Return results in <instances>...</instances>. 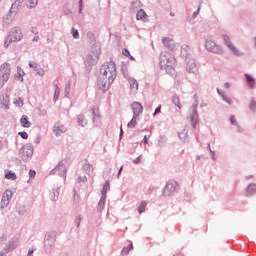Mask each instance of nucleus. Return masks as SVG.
Segmentation results:
<instances>
[{
    "mask_svg": "<svg viewBox=\"0 0 256 256\" xmlns=\"http://www.w3.org/2000/svg\"><path fill=\"white\" fill-rule=\"evenodd\" d=\"M117 78V67L115 66V62L110 61L104 63L100 68V74L98 76L97 85L100 91H109L111 85H113V81Z\"/></svg>",
    "mask_w": 256,
    "mask_h": 256,
    "instance_id": "f257e3e1",
    "label": "nucleus"
},
{
    "mask_svg": "<svg viewBox=\"0 0 256 256\" xmlns=\"http://www.w3.org/2000/svg\"><path fill=\"white\" fill-rule=\"evenodd\" d=\"M99 55H101V46L93 44L90 53L85 58V65L91 71L93 65H97L99 61Z\"/></svg>",
    "mask_w": 256,
    "mask_h": 256,
    "instance_id": "f03ea898",
    "label": "nucleus"
},
{
    "mask_svg": "<svg viewBox=\"0 0 256 256\" xmlns=\"http://www.w3.org/2000/svg\"><path fill=\"white\" fill-rule=\"evenodd\" d=\"M57 243V232H48L44 239V251L47 255L53 253Z\"/></svg>",
    "mask_w": 256,
    "mask_h": 256,
    "instance_id": "7ed1b4c3",
    "label": "nucleus"
},
{
    "mask_svg": "<svg viewBox=\"0 0 256 256\" xmlns=\"http://www.w3.org/2000/svg\"><path fill=\"white\" fill-rule=\"evenodd\" d=\"M173 63H175V58L171 55H161L160 56V69H164L166 73H173L175 69L173 68Z\"/></svg>",
    "mask_w": 256,
    "mask_h": 256,
    "instance_id": "20e7f679",
    "label": "nucleus"
},
{
    "mask_svg": "<svg viewBox=\"0 0 256 256\" xmlns=\"http://www.w3.org/2000/svg\"><path fill=\"white\" fill-rule=\"evenodd\" d=\"M23 39V32H21V28L14 27L11 29L7 39L4 42V47H9L11 43H15V41H21Z\"/></svg>",
    "mask_w": 256,
    "mask_h": 256,
    "instance_id": "39448f33",
    "label": "nucleus"
},
{
    "mask_svg": "<svg viewBox=\"0 0 256 256\" xmlns=\"http://www.w3.org/2000/svg\"><path fill=\"white\" fill-rule=\"evenodd\" d=\"M179 187V183L175 180H169L166 182L163 190H162V197H173L175 193H177V188Z\"/></svg>",
    "mask_w": 256,
    "mask_h": 256,
    "instance_id": "423d86ee",
    "label": "nucleus"
},
{
    "mask_svg": "<svg viewBox=\"0 0 256 256\" xmlns=\"http://www.w3.org/2000/svg\"><path fill=\"white\" fill-rule=\"evenodd\" d=\"M11 77V64L4 63L0 66V88L9 81Z\"/></svg>",
    "mask_w": 256,
    "mask_h": 256,
    "instance_id": "0eeeda50",
    "label": "nucleus"
},
{
    "mask_svg": "<svg viewBox=\"0 0 256 256\" xmlns=\"http://www.w3.org/2000/svg\"><path fill=\"white\" fill-rule=\"evenodd\" d=\"M33 151V144H25L19 151L20 159H22V161H29L31 157H33Z\"/></svg>",
    "mask_w": 256,
    "mask_h": 256,
    "instance_id": "6e6552de",
    "label": "nucleus"
},
{
    "mask_svg": "<svg viewBox=\"0 0 256 256\" xmlns=\"http://www.w3.org/2000/svg\"><path fill=\"white\" fill-rule=\"evenodd\" d=\"M205 48L210 53H216L217 55H221V53H223V48L213 40H206Z\"/></svg>",
    "mask_w": 256,
    "mask_h": 256,
    "instance_id": "1a4fd4ad",
    "label": "nucleus"
},
{
    "mask_svg": "<svg viewBox=\"0 0 256 256\" xmlns=\"http://www.w3.org/2000/svg\"><path fill=\"white\" fill-rule=\"evenodd\" d=\"M11 199H13V191L6 190L3 195L0 202V209H5L6 207H9V203H11Z\"/></svg>",
    "mask_w": 256,
    "mask_h": 256,
    "instance_id": "9d476101",
    "label": "nucleus"
},
{
    "mask_svg": "<svg viewBox=\"0 0 256 256\" xmlns=\"http://www.w3.org/2000/svg\"><path fill=\"white\" fill-rule=\"evenodd\" d=\"M50 175H59L60 177H65L67 175V167H65V163L60 161L58 165L50 171Z\"/></svg>",
    "mask_w": 256,
    "mask_h": 256,
    "instance_id": "9b49d317",
    "label": "nucleus"
},
{
    "mask_svg": "<svg viewBox=\"0 0 256 256\" xmlns=\"http://www.w3.org/2000/svg\"><path fill=\"white\" fill-rule=\"evenodd\" d=\"M192 113L190 114V122L192 124L193 129L197 127V123H199V113L197 112V104L191 106Z\"/></svg>",
    "mask_w": 256,
    "mask_h": 256,
    "instance_id": "f8f14e48",
    "label": "nucleus"
},
{
    "mask_svg": "<svg viewBox=\"0 0 256 256\" xmlns=\"http://www.w3.org/2000/svg\"><path fill=\"white\" fill-rule=\"evenodd\" d=\"M30 69H33L36 71V75H39V77H44L45 76V70L41 68V65L35 61H29L28 63Z\"/></svg>",
    "mask_w": 256,
    "mask_h": 256,
    "instance_id": "ddd939ff",
    "label": "nucleus"
},
{
    "mask_svg": "<svg viewBox=\"0 0 256 256\" xmlns=\"http://www.w3.org/2000/svg\"><path fill=\"white\" fill-rule=\"evenodd\" d=\"M186 71L188 73H197V64L193 58H187L186 60Z\"/></svg>",
    "mask_w": 256,
    "mask_h": 256,
    "instance_id": "4468645a",
    "label": "nucleus"
},
{
    "mask_svg": "<svg viewBox=\"0 0 256 256\" xmlns=\"http://www.w3.org/2000/svg\"><path fill=\"white\" fill-rule=\"evenodd\" d=\"M53 133L56 137H59L63 135V133H67V127H65L63 124L56 123L53 127Z\"/></svg>",
    "mask_w": 256,
    "mask_h": 256,
    "instance_id": "2eb2a0df",
    "label": "nucleus"
},
{
    "mask_svg": "<svg viewBox=\"0 0 256 256\" xmlns=\"http://www.w3.org/2000/svg\"><path fill=\"white\" fill-rule=\"evenodd\" d=\"M132 111H133V117H139L143 113V105L139 102H134L131 105Z\"/></svg>",
    "mask_w": 256,
    "mask_h": 256,
    "instance_id": "dca6fc26",
    "label": "nucleus"
},
{
    "mask_svg": "<svg viewBox=\"0 0 256 256\" xmlns=\"http://www.w3.org/2000/svg\"><path fill=\"white\" fill-rule=\"evenodd\" d=\"M162 43L166 49H169V51H173V49H175V41L169 37L162 38Z\"/></svg>",
    "mask_w": 256,
    "mask_h": 256,
    "instance_id": "f3484780",
    "label": "nucleus"
},
{
    "mask_svg": "<svg viewBox=\"0 0 256 256\" xmlns=\"http://www.w3.org/2000/svg\"><path fill=\"white\" fill-rule=\"evenodd\" d=\"M128 83L130 85V90L132 91V93H137V91H139V83L135 78L129 77Z\"/></svg>",
    "mask_w": 256,
    "mask_h": 256,
    "instance_id": "a211bd4d",
    "label": "nucleus"
},
{
    "mask_svg": "<svg viewBox=\"0 0 256 256\" xmlns=\"http://www.w3.org/2000/svg\"><path fill=\"white\" fill-rule=\"evenodd\" d=\"M82 171H84V173H86V175H89L90 177H93V171H95V168H93V165H91L90 163H84L82 166Z\"/></svg>",
    "mask_w": 256,
    "mask_h": 256,
    "instance_id": "6ab92c4d",
    "label": "nucleus"
},
{
    "mask_svg": "<svg viewBox=\"0 0 256 256\" xmlns=\"http://www.w3.org/2000/svg\"><path fill=\"white\" fill-rule=\"evenodd\" d=\"M181 57L186 59H191V48L188 45H183L181 47Z\"/></svg>",
    "mask_w": 256,
    "mask_h": 256,
    "instance_id": "aec40b11",
    "label": "nucleus"
},
{
    "mask_svg": "<svg viewBox=\"0 0 256 256\" xmlns=\"http://www.w3.org/2000/svg\"><path fill=\"white\" fill-rule=\"evenodd\" d=\"M24 0H15V2L12 4L10 8V13L13 15H17V11H19V7L23 5Z\"/></svg>",
    "mask_w": 256,
    "mask_h": 256,
    "instance_id": "412c9836",
    "label": "nucleus"
},
{
    "mask_svg": "<svg viewBox=\"0 0 256 256\" xmlns=\"http://www.w3.org/2000/svg\"><path fill=\"white\" fill-rule=\"evenodd\" d=\"M16 248H17V238H14L10 242H8L7 247L4 248V252L10 253V251H13Z\"/></svg>",
    "mask_w": 256,
    "mask_h": 256,
    "instance_id": "4be33fe9",
    "label": "nucleus"
},
{
    "mask_svg": "<svg viewBox=\"0 0 256 256\" xmlns=\"http://www.w3.org/2000/svg\"><path fill=\"white\" fill-rule=\"evenodd\" d=\"M16 15H13V13H11V10L9 11V15H7L6 17L3 18V26L4 27H9V25H11V23H13V19H15Z\"/></svg>",
    "mask_w": 256,
    "mask_h": 256,
    "instance_id": "5701e85b",
    "label": "nucleus"
},
{
    "mask_svg": "<svg viewBox=\"0 0 256 256\" xmlns=\"http://www.w3.org/2000/svg\"><path fill=\"white\" fill-rule=\"evenodd\" d=\"M10 98L9 95L4 94L2 95V97L0 98V103L2 105V107H4V109H9V103H10Z\"/></svg>",
    "mask_w": 256,
    "mask_h": 256,
    "instance_id": "b1692460",
    "label": "nucleus"
},
{
    "mask_svg": "<svg viewBox=\"0 0 256 256\" xmlns=\"http://www.w3.org/2000/svg\"><path fill=\"white\" fill-rule=\"evenodd\" d=\"M136 19L137 21H147V13L145 12V10L140 9L139 11H137Z\"/></svg>",
    "mask_w": 256,
    "mask_h": 256,
    "instance_id": "393cba45",
    "label": "nucleus"
},
{
    "mask_svg": "<svg viewBox=\"0 0 256 256\" xmlns=\"http://www.w3.org/2000/svg\"><path fill=\"white\" fill-rule=\"evenodd\" d=\"M107 197L105 196H101L98 206H97V211L98 213H101V211H103V209H105V201H106Z\"/></svg>",
    "mask_w": 256,
    "mask_h": 256,
    "instance_id": "a878e982",
    "label": "nucleus"
},
{
    "mask_svg": "<svg viewBox=\"0 0 256 256\" xmlns=\"http://www.w3.org/2000/svg\"><path fill=\"white\" fill-rule=\"evenodd\" d=\"M20 123H21L22 127H26V128L31 127V122H29V117H27V115H23L21 117Z\"/></svg>",
    "mask_w": 256,
    "mask_h": 256,
    "instance_id": "bb28decb",
    "label": "nucleus"
},
{
    "mask_svg": "<svg viewBox=\"0 0 256 256\" xmlns=\"http://www.w3.org/2000/svg\"><path fill=\"white\" fill-rule=\"evenodd\" d=\"M17 213L20 216L25 215V213H27V206H25V204H18L17 207Z\"/></svg>",
    "mask_w": 256,
    "mask_h": 256,
    "instance_id": "cd10ccee",
    "label": "nucleus"
},
{
    "mask_svg": "<svg viewBox=\"0 0 256 256\" xmlns=\"http://www.w3.org/2000/svg\"><path fill=\"white\" fill-rule=\"evenodd\" d=\"M226 45L228 47V49H230V51H232V53H234V55H241V52L239 50H237V48L235 47V45H233V43L231 42H226Z\"/></svg>",
    "mask_w": 256,
    "mask_h": 256,
    "instance_id": "c85d7f7f",
    "label": "nucleus"
},
{
    "mask_svg": "<svg viewBox=\"0 0 256 256\" xmlns=\"http://www.w3.org/2000/svg\"><path fill=\"white\" fill-rule=\"evenodd\" d=\"M253 193H256V184H249L246 189V195L249 197L253 195Z\"/></svg>",
    "mask_w": 256,
    "mask_h": 256,
    "instance_id": "c756f323",
    "label": "nucleus"
},
{
    "mask_svg": "<svg viewBox=\"0 0 256 256\" xmlns=\"http://www.w3.org/2000/svg\"><path fill=\"white\" fill-rule=\"evenodd\" d=\"M245 77H246V81H247L248 85H249L251 88L255 87V78L252 77V76L249 75V74H245Z\"/></svg>",
    "mask_w": 256,
    "mask_h": 256,
    "instance_id": "7c9ffc66",
    "label": "nucleus"
},
{
    "mask_svg": "<svg viewBox=\"0 0 256 256\" xmlns=\"http://www.w3.org/2000/svg\"><path fill=\"white\" fill-rule=\"evenodd\" d=\"M78 124L81 126V127H85L87 125V119H85V115H78Z\"/></svg>",
    "mask_w": 256,
    "mask_h": 256,
    "instance_id": "2f4dec72",
    "label": "nucleus"
},
{
    "mask_svg": "<svg viewBox=\"0 0 256 256\" xmlns=\"http://www.w3.org/2000/svg\"><path fill=\"white\" fill-rule=\"evenodd\" d=\"M109 189V180H106L101 190L102 197H107V190Z\"/></svg>",
    "mask_w": 256,
    "mask_h": 256,
    "instance_id": "473e14b6",
    "label": "nucleus"
},
{
    "mask_svg": "<svg viewBox=\"0 0 256 256\" xmlns=\"http://www.w3.org/2000/svg\"><path fill=\"white\" fill-rule=\"evenodd\" d=\"M147 207V201H142L137 208L138 213L141 215V213H145V209Z\"/></svg>",
    "mask_w": 256,
    "mask_h": 256,
    "instance_id": "72a5a7b5",
    "label": "nucleus"
},
{
    "mask_svg": "<svg viewBox=\"0 0 256 256\" xmlns=\"http://www.w3.org/2000/svg\"><path fill=\"white\" fill-rule=\"evenodd\" d=\"M172 103H173V105H175L176 107H178V109H181V102H180V100H179V96L173 95V96H172Z\"/></svg>",
    "mask_w": 256,
    "mask_h": 256,
    "instance_id": "f704fd0d",
    "label": "nucleus"
},
{
    "mask_svg": "<svg viewBox=\"0 0 256 256\" xmlns=\"http://www.w3.org/2000/svg\"><path fill=\"white\" fill-rule=\"evenodd\" d=\"M52 201H58L59 200V188H54L52 195H51Z\"/></svg>",
    "mask_w": 256,
    "mask_h": 256,
    "instance_id": "c9c22d12",
    "label": "nucleus"
},
{
    "mask_svg": "<svg viewBox=\"0 0 256 256\" xmlns=\"http://www.w3.org/2000/svg\"><path fill=\"white\" fill-rule=\"evenodd\" d=\"M5 179H9L10 181H15V179H17V175L15 173H13L12 171H8L5 174Z\"/></svg>",
    "mask_w": 256,
    "mask_h": 256,
    "instance_id": "e433bc0d",
    "label": "nucleus"
},
{
    "mask_svg": "<svg viewBox=\"0 0 256 256\" xmlns=\"http://www.w3.org/2000/svg\"><path fill=\"white\" fill-rule=\"evenodd\" d=\"M140 7H142L141 1L136 0L134 2L131 3V9L132 11H135L137 9H140Z\"/></svg>",
    "mask_w": 256,
    "mask_h": 256,
    "instance_id": "4c0bfd02",
    "label": "nucleus"
},
{
    "mask_svg": "<svg viewBox=\"0 0 256 256\" xmlns=\"http://www.w3.org/2000/svg\"><path fill=\"white\" fill-rule=\"evenodd\" d=\"M133 250V244H130L126 247H124L121 251L122 255L127 256L129 255V251Z\"/></svg>",
    "mask_w": 256,
    "mask_h": 256,
    "instance_id": "58836bf2",
    "label": "nucleus"
},
{
    "mask_svg": "<svg viewBox=\"0 0 256 256\" xmlns=\"http://www.w3.org/2000/svg\"><path fill=\"white\" fill-rule=\"evenodd\" d=\"M70 93H71V82L68 81L67 84L65 85V89H64L65 97H69Z\"/></svg>",
    "mask_w": 256,
    "mask_h": 256,
    "instance_id": "ea45409f",
    "label": "nucleus"
},
{
    "mask_svg": "<svg viewBox=\"0 0 256 256\" xmlns=\"http://www.w3.org/2000/svg\"><path fill=\"white\" fill-rule=\"evenodd\" d=\"M137 125V117L133 116L131 121L127 124L128 129H134Z\"/></svg>",
    "mask_w": 256,
    "mask_h": 256,
    "instance_id": "a19ab883",
    "label": "nucleus"
},
{
    "mask_svg": "<svg viewBox=\"0 0 256 256\" xmlns=\"http://www.w3.org/2000/svg\"><path fill=\"white\" fill-rule=\"evenodd\" d=\"M38 3H39V0H29L27 7L29 9H34V7H37Z\"/></svg>",
    "mask_w": 256,
    "mask_h": 256,
    "instance_id": "79ce46f5",
    "label": "nucleus"
},
{
    "mask_svg": "<svg viewBox=\"0 0 256 256\" xmlns=\"http://www.w3.org/2000/svg\"><path fill=\"white\" fill-rule=\"evenodd\" d=\"M23 75H25V72L22 70V68L21 67H17V75H16V77L18 78V79H21V81H23Z\"/></svg>",
    "mask_w": 256,
    "mask_h": 256,
    "instance_id": "37998d69",
    "label": "nucleus"
},
{
    "mask_svg": "<svg viewBox=\"0 0 256 256\" xmlns=\"http://www.w3.org/2000/svg\"><path fill=\"white\" fill-rule=\"evenodd\" d=\"M59 93H60L59 86L55 85L54 98H53L54 102H57V100L59 99Z\"/></svg>",
    "mask_w": 256,
    "mask_h": 256,
    "instance_id": "c03bdc74",
    "label": "nucleus"
},
{
    "mask_svg": "<svg viewBox=\"0 0 256 256\" xmlns=\"http://www.w3.org/2000/svg\"><path fill=\"white\" fill-rule=\"evenodd\" d=\"M14 104L17 105V107H23V98H18L14 101Z\"/></svg>",
    "mask_w": 256,
    "mask_h": 256,
    "instance_id": "a18cd8bd",
    "label": "nucleus"
},
{
    "mask_svg": "<svg viewBox=\"0 0 256 256\" xmlns=\"http://www.w3.org/2000/svg\"><path fill=\"white\" fill-rule=\"evenodd\" d=\"M72 35L74 39H79V31L75 28H72Z\"/></svg>",
    "mask_w": 256,
    "mask_h": 256,
    "instance_id": "49530a36",
    "label": "nucleus"
},
{
    "mask_svg": "<svg viewBox=\"0 0 256 256\" xmlns=\"http://www.w3.org/2000/svg\"><path fill=\"white\" fill-rule=\"evenodd\" d=\"M81 221H82L81 215L76 216L75 218L76 227H80Z\"/></svg>",
    "mask_w": 256,
    "mask_h": 256,
    "instance_id": "de8ad7c7",
    "label": "nucleus"
},
{
    "mask_svg": "<svg viewBox=\"0 0 256 256\" xmlns=\"http://www.w3.org/2000/svg\"><path fill=\"white\" fill-rule=\"evenodd\" d=\"M77 181L78 183H87V176H79Z\"/></svg>",
    "mask_w": 256,
    "mask_h": 256,
    "instance_id": "09e8293b",
    "label": "nucleus"
},
{
    "mask_svg": "<svg viewBox=\"0 0 256 256\" xmlns=\"http://www.w3.org/2000/svg\"><path fill=\"white\" fill-rule=\"evenodd\" d=\"M217 93L220 97H222V100L225 101V91L217 88Z\"/></svg>",
    "mask_w": 256,
    "mask_h": 256,
    "instance_id": "8fccbe9b",
    "label": "nucleus"
},
{
    "mask_svg": "<svg viewBox=\"0 0 256 256\" xmlns=\"http://www.w3.org/2000/svg\"><path fill=\"white\" fill-rule=\"evenodd\" d=\"M18 135H19L22 139H29V134H27V132H19Z\"/></svg>",
    "mask_w": 256,
    "mask_h": 256,
    "instance_id": "3c124183",
    "label": "nucleus"
},
{
    "mask_svg": "<svg viewBox=\"0 0 256 256\" xmlns=\"http://www.w3.org/2000/svg\"><path fill=\"white\" fill-rule=\"evenodd\" d=\"M207 148L208 151H210L211 153V158L213 159V161H215V151L211 150V144H208Z\"/></svg>",
    "mask_w": 256,
    "mask_h": 256,
    "instance_id": "603ef678",
    "label": "nucleus"
},
{
    "mask_svg": "<svg viewBox=\"0 0 256 256\" xmlns=\"http://www.w3.org/2000/svg\"><path fill=\"white\" fill-rule=\"evenodd\" d=\"M230 123L231 125H237V117H235V115L230 117Z\"/></svg>",
    "mask_w": 256,
    "mask_h": 256,
    "instance_id": "864d4df0",
    "label": "nucleus"
},
{
    "mask_svg": "<svg viewBox=\"0 0 256 256\" xmlns=\"http://www.w3.org/2000/svg\"><path fill=\"white\" fill-rule=\"evenodd\" d=\"M122 54H123L125 57H131V53L129 52V49H127V48H124V49H123Z\"/></svg>",
    "mask_w": 256,
    "mask_h": 256,
    "instance_id": "5fc2aeb1",
    "label": "nucleus"
},
{
    "mask_svg": "<svg viewBox=\"0 0 256 256\" xmlns=\"http://www.w3.org/2000/svg\"><path fill=\"white\" fill-rule=\"evenodd\" d=\"M6 241H7V235H2L0 238V245H5Z\"/></svg>",
    "mask_w": 256,
    "mask_h": 256,
    "instance_id": "6e6d98bb",
    "label": "nucleus"
},
{
    "mask_svg": "<svg viewBox=\"0 0 256 256\" xmlns=\"http://www.w3.org/2000/svg\"><path fill=\"white\" fill-rule=\"evenodd\" d=\"M159 113H161V106H158V107L155 109V111H154V113H153V117H155V115H159Z\"/></svg>",
    "mask_w": 256,
    "mask_h": 256,
    "instance_id": "4d7b16f0",
    "label": "nucleus"
},
{
    "mask_svg": "<svg viewBox=\"0 0 256 256\" xmlns=\"http://www.w3.org/2000/svg\"><path fill=\"white\" fill-rule=\"evenodd\" d=\"M35 251H37L36 248H29L27 256H32Z\"/></svg>",
    "mask_w": 256,
    "mask_h": 256,
    "instance_id": "13d9d810",
    "label": "nucleus"
},
{
    "mask_svg": "<svg viewBox=\"0 0 256 256\" xmlns=\"http://www.w3.org/2000/svg\"><path fill=\"white\" fill-rule=\"evenodd\" d=\"M31 33H33L34 35H39V31L37 30V27H32Z\"/></svg>",
    "mask_w": 256,
    "mask_h": 256,
    "instance_id": "bf43d9fd",
    "label": "nucleus"
},
{
    "mask_svg": "<svg viewBox=\"0 0 256 256\" xmlns=\"http://www.w3.org/2000/svg\"><path fill=\"white\" fill-rule=\"evenodd\" d=\"M199 11H201V6H199L197 11L193 13V19H196L197 15H199Z\"/></svg>",
    "mask_w": 256,
    "mask_h": 256,
    "instance_id": "052dcab7",
    "label": "nucleus"
},
{
    "mask_svg": "<svg viewBox=\"0 0 256 256\" xmlns=\"http://www.w3.org/2000/svg\"><path fill=\"white\" fill-rule=\"evenodd\" d=\"M35 175H37V173L35 172V170H30L29 171V176L31 179H33V177H35Z\"/></svg>",
    "mask_w": 256,
    "mask_h": 256,
    "instance_id": "680f3d73",
    "label": "nucleus"
},
{
    "mask_svg": "<svg viewBox=\"0 0 256 256\" xmlns=\"http://www.w3.org/2000/svg\"><path fill=\"white\" fill-rule=\"evenodd\" d=\"M133 163H135V165H139V163H141V156H138Z\"/></svg>",
    "mask_w": 256,
    "mask_h": 256,
    "instance_id": "e2e57ef3",
    "label": "nucleus"
},
{
    "mask_svg": "<svg viewBox=\"0 0 256 256\" xmlns=\"http://www.w3.org/2000/svg\"><path fill=\"white\" fill-rule=\"evenodd\" d=\"M83 11V0H79V13Z\"/></svg>",
    "mask_w": 256,
    "mask_h": 256,
    "instance_id": "0e129e2a",
    "label": "nucleus"
},
{
    "mask_svg": "<svg viewBox=\"0 0 256 256\" xmlns=\"http://www.w3.org/2000/svg\"><path fill=\"white\" fill-rule=\"evenodd\" d=\"M90 111L93 115V121H95V117H99V115H95V109L94 108H91Z\"/></svg>",
    "mask_w": 256,
    "mask_h": 256,
    "instance_id": "69168bd1",
    "label": "nucleus"
},
{
    "mask_svg": "<svg viewBox=\"0 0 256 256\" xmlns=\"http://www.w3.org/2000/svg\"><path fill=\"white\" fill-rule=\"evenodd\" d=\"M143 143L147 145L149 143V136H144Z\"/></svg>",
    "mask_w": 256,
    "mask_h": 256,
    "instance_id": "338daca9",
    "label": "nucleus"
},
{
    "mask_svg": "<svg viewBox=\"0 0 256 256\" xmlns=\"http://www.w3.org/2000/svg\"><path fill=\"white\" fill-rule=\"evenodd\" d=\"M36 145H39L41 143V136H37L35 139Z\"/></svg>",
    "mask_w": 256,
    "mask_h": 256,
    "instance_id": "774afa93",
    "label": "nucleus"
}]
</instances>
